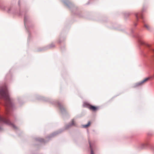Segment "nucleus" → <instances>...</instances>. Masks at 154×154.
<instances>
[{"instance_id": "nucleus-1", "label": "nucleus", "mask_w": 154, "mask_h": 154, "mask_svg": "<svg viewBox=\"0 0 154 154\" xmlns=\"http://www.w3.org/2000/svg\"><path fill=\"white\" fill-rule=\"evenodd\" d=\"M0 95L2 98H4L5 101L6 110L8 111L9 108L11 106V102L9 96L7 93L6 88L1 89L0 91Z\"/></svg>"}, {"instance_id": "nucleus-2", "label": "nucleus", "mask_w": 154, "mask_h": 154, "mask_svg": "<svg viewBox=\"0 0 154 154\" xmlns=\"http://www.w3.org/2000/svg\"><path fill=\"white\" fill-rule=\"evenodd\" d=\"M84 105L85 107L88 108L90 110L93 111H96L98 109V107L93 106L87 103H84Z\"/></svg>"}, {"instance_id": "nucleus-3", "label": "nucleus", "mask_w": 154, "mask_h": 154, "mask_svg": "<svg viewBox=\"0 0 154 154\" xmlns=\"http://www.w3.org/2000/svg\"><path fill=\"white\" fill-rule=\"evenodd\" d=\"M0 122H3L5 124H8L9 125H11V122L8 119L1 117L0 116Z\"/></svg>"}, {"instance_id": "nucleus-4", "label": "nucleus", "mask_w": 154, "mask_h": 154, "mask_svg": "<svg viewBox=\"0 0 154 154\" xmlns=\"http://www.w3.org/2000/svg\"><path fill=\"white\" fill-rule=\"evenodd\" d=\"M150 78V77L146 78L142 81L137 83L135 84V86L137 87L143 85V84L146 82L148 81Z\"/></svg>"}, {"instance_id": "nucleus-5", "label": "nucleus", "mask_w": 154, "mask_h": 154, "mask_svg": "<svg viewBox=\"0 0 154 154\" xmlns=\"http://www.w3.org/2000/svg\"><path fill=\"white\" fill-rule=\"evenodd\" d=\"M91 124V122H89L87 124L83 125V127L85 128H87Z\"/></svg>"}, {"instance_id": "nucleus-6", "label": "nucleus", "mask_w": 154, "mask_h": 154, "mask_svg": "<svg viewBox=\"0 0 154 154\" xmlns=\"http://www.w3.org/2000/svg\"><path fill=\"white\" fill-rule=\"evenodd\" d=\"M141 44L142 45H145L146 46H147L148 47H149L150 46V45L149 44H147V43H146L145 42H141Z\"/></svg>"}, {"instance_id": "nucleus-7", "label": "nucleus", "mask_w": 154, "mask_h": 154, "mask_svg": "<svg viewBox=\"0 0 154 154\" xmlns=\"http://www.w3.org/2000/svg\"><path fill=\"white\" fill-rule=\"evenodd\" d=\"M89 145H90V147L91 149V154H94L93 151V150L91 148V143L89 141Z\"/></svg>"}, {"instance_id": "nucleus-8", "label": "nucleus", "mask_w": 154, "mask_h": 154, "mask_svg": "<svg viewBox=\"0 0 154 154\" xmlns=\"http://www.w3.org/2000/svg\"><path fill=\"white\" fill-rule=\"evenodd\" d=\"M144 26L146 28V29H149L150 27L148 25L145 24L144 25Z\"/></svg>"}, {"instance_id": "nucleus-9", "label": "nucleus", "mask_w": 154, "mask_h": 154, "mask_svg": "<svg viewBox=\"0 0 154 154\" xmlns=\"http://www.w3.org/2000/svg\"><path fill=\"white\" fill-rule=\"evenodd\" d=\"M72 125H75V122L73 120H72Z\"/></svg>"}, {"instance_id": "nucleus-10", "label": "nucleus", "mask_w": 154, "mask_h": 154, "mask_svg": "<svg viewBox=\"0 0 154 154\" xmlns=\"http://www.w3.org/2000/svg\"><path fill=\"white\" fill-rule=\"evenodd\" d=\"M135 15H136V17H137V19H138V14H135Z\"/></svg>"}, {"instance_id": "nucleus-11", "label": "nucleus", "mask_w": 154, "mask_h": 154, "mask_svg": "<svg viewBox=\"0 0 154 154\" xmlns=\"http://www.w3.org/2000/svg\"><path fill=\"white\" fill-rule=\"evenodd\" d=\"M153 78H154V75H153Z\"/></svg>"}, {"instance_id": "nucleus-12", "label": "nucleus", "mask_w": 154, "mask_h": 154, "mask_svg": "<svg viewBox=\"0 0 154 154\" xmlns=\"http://www.w3.org/2000/svg\"><path fill=\"white\" fill-rule=\"evenodd\" d=\"M141 18H143V17H142V16L141 17Z\"/></svg>"}, {"instance_id": "nucleus-13", "label": "nucleus", "mask_w": 154, "mask_h": 154, "mask_svg": "<svg viewBox=\"0 0 154 154\" xmlns=\"http://www.w3.org/2000/svg\"><path fill=\"white\" fill-rule=\"evenodd\" d=\"M1 129V128L0 127V130Z\"/></svg>"}]
</instances>
